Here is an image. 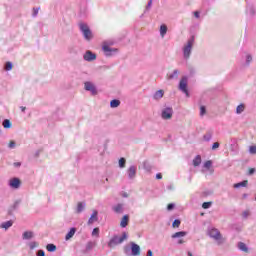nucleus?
<instances>
[{
    "label": "nucleus",
    "instance_id": "864d4df0",
    "mask_svg": "<svg viewBox=\"0 0 256 256\" xmlns=\"http://www.w3.org/2000/svg\"><path fill=\"white\" fill-rule=\"evenodd\" d=\"M20 109H21L22 112H25L26 108L24 106H21Z\"/></svg>",
    "mask_w": 256,
    "mask_h": 256
},
{
    "label": "nucleus",
    "instance_id": "c03bdc74",
    "mask_svg": "<svg viewBox=\"0 0 256 256\" xmlns=\"http://www.w3.org/2000/svg\"><path fill=\"white\" fill-rule=\"evenodd\" d=\"M212 149H213V150L219 149V142H215V143L212 145Z\"/></svg>",
    "mask_w": 256,
    "mask_h": 256
},
{
    "label": "nucleus",
    "instance_id": "e433bc0d",
    "mask_svg": "<svg viewBox=\"0 0 256 256\" xmlns=\"http://www.w3.org/2000/svg\"><path fill=\"white\" fill-rule=\"evenodd\" d=\"M93 237H99V228H94L92 231Z\"/></svg>",
    "mask_w": 256,
    "mask_h": 256
},
{
    "label": "nucleus",
    "instance_id": "7ed1b4c3",
    "mask_svg": "<svg viewBox=\"0 0 256 256\" xmlns=\"http://www.w3.org/2000/svg\"><path fill=\"white\" fill-rule=\"evenodd\" d=\"M195 43V38L192 37L190 40H188L187 45L183 48L184 58L189 59L191 57V50L193 49V44Z\"/></svg>",
    "mask_w": 256,
    "mask_h": 256
},
{
    "label": "nucleus",
    "instance_id": "dca6fc26",
    "mask_svg": "<svg viewBox=\"0 0 256 256\" xmlns=\"http://www.w3.org/2000/svg\"><path fill=\"white\" fill-rule=\"evenodd\" d=\"M9 227H13V220H9L1 224L2 229H9Z\"/></svg>",
    "mask_w": 256,
    "mask_h": 256
},
{
    "label": "nucleus",
    "instance_id": "4d7b16f0",
    "mask_svg": "<svg viewBox=\"0 0 256 256\" xmlns=\"http://www.w3.org/2000/svg\"><path fill=\"white\" fill-rule=\"evenodd\" d=\"M188 256H193V253H191V252H188Z\"/></svg>",
    "mask_w": 256,
    "mask_h": 256
},
{
    "label": "nucleus",
    "instance_id": "1a4fd4ad",
    "mask_svg": "<svg viewBox=\"0 0 256 256\" xmlns=\"http://www.w3.org/2000/svg\"><path fill=\"white\" fill-rule=\"evenodd\" d=\"M95 59H97V55L93 54V52L89 50L84 54L85 61H95Z\"/></svg>",
    "mask_w": 256,
    "mask_h": 256
},
{
    "label": "nucleus",
    "instance_id": "de8ad7c7",
    "mask_svg": "<svg viewBox=\"0 0 256 256\" xmlns=\"http://www.w3.org/2000/svg\"><path fill=\"white\" fill-rule=\"evenodd\" d=\"M248 173L249 175H253V173H255V168H250Z\"/></svg>",
    "mask_w": 256,
    "mask_h": 256
},
{
    "label": "nucleus",
    "instance_id": "79ce46f5",
    "mask_svg": "<svg viewBox=\"0 0 256 256\" xmlns=\"http://www.w3.org/2000/svg\"><path fill=\"white\" fill-rule=\"evenodd\" d=\"M8 147L10 149H13L15 147V141H10L9 144H8Z\"/></svg>",
    "mask_w": 256,
    "mask_h": 256
},
{
    "label": "nucleus",
    "instance_id": "8fccbe9b",
    "mask_svg": "<svg viewBox=\"0 0 256 256\" xmlns=\"http://www.w3.org/2000/svg\"><path fill=\"white\" fill-rule=\"evenodd\" d=\"M14 167H21V163L20 162H15Z\"/></svg>",
    "mask_w": 256,
    "mask_h": 256
},
{
    "label": "nucleus",
    "instance_id": "9d476101",
    "mask_svg": "<svg viewBox=\"0 0 256 256\" xmlns=\"http://www.w3.org/2000/svg\"><path fill=\"white\" fill-rule=\"evenodd\" d=\"M84 87H85L86 91H91V93H93V95L97 94V90L95 89V86L93 85V83L85 82Z\"/></svg>",
    "mask_w": 256,
    "mask_h": 256
},
{
    "label": "nucleus",
    "instance_id": "9b49d317",
    "mask_svg": "<svg viewBox=\"0 0 256 256\" xmlns=\"http://www.w3.org/2000/svg\"><path fill=\"white\" fill-rule=\"evenodd\" d=\"M98 212L97 211H93L91 217L89 218L88 220V225H93V223L97 222L98 221Z\"/></svg>",
    "mask_w": 256,
    "mask_h": 256
},
{
    "label": "nucleus",
    "instance_id": "bb28decb",
    "mask_svg": "<svg viewBox=\"0 0 256 256\" xmlns=\"http://www.w3.org/2000/svg\"><path fill=\"white\" fill-rule=\"evenodd\" d=\"M3 127H4V129H10V127H11V121H10L9 119H5V120L3 121Z\"/></svg>",
    "mask_w": 256,
    "mask_h": 256
},
{
    "label": "nucleus",
    "instance_id": "f257e3e1",
    "mask_svg": "<svg viewBox=\"0 0 256 256\" xmlns=\"http://www.w3.org/2000/svg\"><path fill=\"white\" fill-rule=\"evenodd\" d=\"M127 239V234L125 232H123L122 236H114L108 243V247H117V245H121V243H123V241H126Z\"/></svg>",
    "mask_w": 256,
    "mask_h": 256
},
{
    "label": "nucleus",
    "instance_id": "c9c22d12",
    "mask_svg": "<svg viewBox=\"0 0 256 256\" xmlns=\"http://www.w3.org/2000/svg\"><path fill=\"white\" fill-rule=\"evenodd\" d=\"M211 165H212V162L211 160H208L204 163V167L205 169H211Z\"/></svg>",
    "mask_w": 256,
    "mask_h": 256
},
{
    "label": "nucleus",
    "instance_id": "09e8293b",
    "mask_svg": "<svg viewBox=\"0 0 256 256\" xmlns=\"http://www.w3.org/2000/svg\"><path fill=\"white\" fill-rule=\"evenodd\" d=\"M194 16L196 17V19H199V12H198V11H195V12H194Z\"/></svg>",
    "mask_w": 256,
    "mask_h": 256
},
{
    "label": "nucleus",
    "instance_id": "393cba45",
    "mask_svg": "<svg viewBox=\"0 0 256 256\" xmlns=\"http://www.w3.org/2000/svg\"><path fill=\"white\" fill-rule=\"evenodd\" d=\"M23 239H33V232H31V231L24 232Z\"/></svg>",
    "mask_w": 256,
    "mask_h": 256
},
{
    "label": "nucleus",
    "instance_id": "412c9836",
    "mask_svg": "<svg viewBox=\"0 0 256 256\" xmlns=\"http://www.w3.org/2000/svg\"><path fill=\"white\" fill-rule=\"evenodd\" d=\"M47 251H49L50 253H53L55 251H57V246H55V244H48L46 246Z\"/></svg>",
    "mask_w": 256,
    "mask_h": 256
},
{
    "label": "nucleus",
    "instance_id": "4468645a",
    "mask_svg": "<svg viewBox=\"0 0 256 256\" xmlns=\"http://www.w3.org/2000/svg\"><path fill=\"white\" fill-rule=\"evenodd\" d=\"M76 231L77 230L75 228H71L70 231L65 236L66 241H69V239L73 238Z\"/></svg>",
    "mask_w": 256,
    "mask_h": 256
},
{
    "label": "nucleus",
    "instance_id": "cd10ccee",
    "mask_svg": "<svg viewBox=\"0 0 256 256\" xmlns=\"http://www.w3.org/2000/svg\"><path fill=\"white\" fill-rule=\"evenodd\" d=\"M177 75H179V71L174 70L173 74H168L167 78L168 79H175V77H177Z\"/></svg>",
    "mask_w": 256,
    "mask_h": 256
},
{
    "label": "nucleus",
    "instance_id": "f3484780",
    "mask_svg": "<svg viewBox=\"0 0 256 256\" xmlns=\"http://www.w3.org/2000/svg\"><path fill=\"white\" fill-rule=\"evenodd\" d=\"M185 235H187V232H185V231L176 232L172 235V239H177L179 237H185Z\"/></svg>",
    "mask_w": 256,
    "mask_h": 256
},
{
    "label": "nucleus",
    "instance_id": "ddd939ff",
    "mask_svg": "<svg viewBox=\"0 0 256 256\" xmlns=\"http://www.w3.org/2000/svg\"><path fill=\"white\" fill-rule=\"evenodd\" d=\"M127 225H129V216L124 215L121 222H120V226L122 228H125V227H127Z\"/></svg>",
    "mask_w": 256,
    "mask_h": 256
},
{
    "label": "nucleus",
    "instance_id": "39448f33",
    "mask_svg": "<svg viewBox=\"0 0 256 256\" xmlns=\"http://www.w3.org/2000/svg\"><path fill=\"white\" fill-rule=\"evenodd\" d=\"M209 236L212 239H215V241H221L223 239V237L221 236V232H219V230H217V228H212L209 231Z\"/></svg>",
    "mask_w": 256,
    "mask_h": 256
},
{
    "label": "nucleus",
    "instance_id": "a211bd4d",
    "mask_svg": "<svg viewBox=\"0 0 256 256\" xmlns=\"http://www.w3.org/2000/svg\"><path fill=\"white\" fill-rule=\"evenodd\" d=\"M193 165H194V167H199V165H201V156L200 155H197L193 159Z\"/></svg>",
    "mask_w": 256,
    "mask_h": 256
},
{
    "label": "nucleus",
    "instance_id": "3c124183",
    "mask_svg": "<svg viewBox=\"0 0 256 256\" xmlns=\"http://www.w3.org/2000/svg\"><path fill=\"white\" fill-rule=\"evenodd\" d=\"M146 256H153V251L148 250V252H147V255H146Z\"/></svg>",
    "mask_w": 256,
    "mask_h": 256
},
{
    "label": "nucleus",
    "instance_id": "58836bf2",
    "mask_svg": "<svg viewBox=\"0 0 256 256\" xmlns=\"http://www.w3.org/2000/svg\"><path fill=\"white\" fill-rule=\"evenodd\" d=\"M39 14V8H33V17H37Z\"/></svg>",
    "mask_w": 256,
    "mask_h": 256
},
{
    "label": "nucleus",
    "instance_id": "2eb2a0df",
    "mask_svg": "<svg viewBox=\"0 0 256 256\" xmlns=\"http://www.w3.org/2000/svg\"><path fill=\"white\" fill-rule=\"evenodd\" d=\"M249 181L244 180L242 182L234 184V189H239V187H247Z\"/></svg>",
    "mask_w": 256,
    "mask_h": 256
},
{
    "label": "nucleus",
    "instance_id": "6e6d98bb",
    "mask_svg": "<svg viewBox=\"0 0 256 256\" xmlns=\"http://www.w3.org/2000/svg\"><path fill=\"white\" fill-rule=\"evenodd\" d=\"M211 139V134L208 135V138H206V141H209Z\"/></svg>",
    "mask_w": 256,
    "mask_h": 256
},
{
    "label": "nucleus",
    "instance_id": "72a5a7b5",
    "mask_svg": "<svg viewBox=\"0 0 256 256\" xmlns=\"http://www.w3.org/2000/svg\"><path fill=\"white\" fill-rule=\"evenodd\" d=\"M181 225V220L176 219L174 220V222L172 223V227H179Z\"/></svg>",
    "mask_w": 256,
    "mask_h": 256
},
{
    "label": "nucleus",
    "instance_id": "13d9d810",
    "mask_svg": "<svg viewBox=\"0 0 256 256\" xmlns=\"http://www.w3.org/2000/svg\"><path fill=\"white\" fill-rule=\"evenodd\" d=\"M151 3H152V1H150V2L148 3V5L151 6Z\"/></svg>",
    "mask_w": 256,
    "mask_h": 256
},
{
    "label": "nucleus",
    "instance_id": "4c0bfd02",
    "mask_svg": "<svg viewBox=\"0 0 256 256\" xmlns=\"http://www.w3.org/2000/svg\"><path fill=\"white\" fill-rule=\"evenodd\" d=\"M209 207H211V202H204V203L202 204V208H203V209H209Z\"/></svg>",
    "mask_w": 256,
    "mask_h": 256
},
{
    "label": "nucleus",
    "instance_id": "473e14b6",
    "mask_svg": "<svg viewBox=\"0 0 256 256\" xmlns=\"http://www.w3.org/2000/svg\"><path fill=\"white\" fill-rule=\"evenodd\" d=\"M125 163H126L125 158H120V160H119V167H121V169H123V167H125Z\"/></svg>",
    "mask_w": 256,
    "mask_h": 256
},
{
    "label": "nucleus",
    "instance_id": "49530a36",
    "mask_svg": "<svg viewBox=\"0 0 256 256\" xmlns=\"http://www.w3.org/2000/svg\"><path fill=\"white\" fill-rule=\"evenodd\" d=\"M37 242H32L31 244H30V247H31V249H35V247H37Z\"/></svg>",
    "mask_w": 256,
    "mask_h": 256
},
{
    "label": "nucleus",
    "instance_id": "423d86ee",
    "mask_svg": "<svg viewBox=\"0 0 256 256\" xmlns=\"http://www.w3.org/2000/svg\"><path fill=\"white\" fill-rule=\"evenodd\" d=\"M130 245L133 256L141 255V247L138 244H136L135 242H131Z\"/></svg>",
    "mask_w": 256,
    "mask_h": 256
},
{
    "label": "nucleus",
    "instance_id": "5701e85b",
    "mask_svg": "<svg viewBox=\"0 0 256 256\" xmlns=\"http://www.w3.org/2000/svg\"><path fill=\"white\" fill-rule=\"evenodd\" d=\"M166 34H167V26L166 25H161L160 26V35H161V37H165Z\"/></svg>",
    "mask_w": 256,
    "mask_h": 256
},
{
    "label": "nucleus",
    "instance_id": "a18cd8bd",
    "mask_svg": "<svg viewBox=\"0 0 256 256\" xmlns=\"http://www.w3.org/2000/svg\"><path fill=\"white\" fill-rule=\"evenodd\" d=\"M37 256H45V251L39 250V251L37 252Z\"/></svg>",
    "mask_w": 256,
    "mask_h": 256
},
{
    "label": "nucleus",
    "instance_id": "f8f14e48",
    "mask_svg": "<svg viewBox=\"0 0 256 256\" xmlns=\"http://www.w3.org/2000/svg\"><path fill=\"white\" fill-rule=\"evenodd\" d=\"M136 173H137V168L135 166H131L128 169V175H129L130 179H133V177H135Z\"/></svg>",
    "mask_w": 256,
    "mask_h": 256
},
{
    "label": "nucleus",
    "instance_id": "f03ea898",
    "mask_svg": "<svg viewBox=\"0 0 256 256\" xmlns=\"http://www.w3.org/2000/svg\"><path fill=\"white\" fill-rule=\"evenodd\" d=\"M80 31L83 33L84 39L86 41H91L93 39V33L91 32V29H89V26L85 23L79 24Z\"/></svg>",
    "mask_w": 256,
    "mask_h": 256
},
{
    "label": "nucleus",
    "instance_id": "a878e982",
    "mask_svg": "<svg viewBox=\"0 0 256 256\" xmlns=\"http://www.w3.org/2000/svg\"><path fill=\"white\" fill-rule=\"evenodd\" d=\"M164 95L163 90H158L155 94H154V99H162Z\"/></svg>",
    "mask_w": 256,
    "mask_h": 256
},
{
    "label": "nucleus",
    "instance_id": "b1692460",
    "mask_svg": "<svg viewBox=\"0 0 256 256\" xmlns=\"http://www.w3.org/2000/svg\"><path fill=\"white\" fill-rule=\"evenodd\" d=\"M102 49H103L105 55H107V56L111 55V51H113V50L111 49V47H109V46H107V45H104V46L102 47Z\"/></svg>",
    "mask_w": 256,
    "mask_h": 256
},
{
    "label": "nucleus",
    "instance_id": "6e6552de",
    "mask_svg": "<svg viewBox=\"0 0 256 256\" xmlns=\"http://www.w3.org/2000/svg\"><path fill=\"white\" fill-rule=\"evenodd\" d=\"M9 185L12 189H19L21 187V180L19 178H13L9 181Z\"/></svg>",
    "mask_w": 256,
    "mask_h": 256
},
{
    "label": "nucleus",
    "instance_id": "c85d7f7f",
    "mask_svg": "<svg viewBox=\"0 0 256 256\" xmlns=\"http://www.w3.org/2000/svg\"><path fill=\"white\" fill-rule=\"evenodd\" d=\"M115 213H121L123 211V206L121 204H118L114 207Z\"/></svg>",
    "mask_w": 256,
    "mask_h": 256
},
{
    "label": "nucleus",
    "instance_id": "37998d69",
    "mask_svg": "<svg viewBox=\"0 0 256 256\" xmlns=\"http://www.w3.org/2000/svg\"><path fill=\"white\" fill-rule=\"evenodd\" d=\"M246 61L247 63H251L253 61V57L251 55H247Z\"/></svg>",
    "mask_w": 256,
    "mask_h": 256
},
{
    "label": "nucleus",
    "instance_id": "603ef678",
    "mask_svg": "<svg viewBox=\"0 0 256 256\" xmlns=\"http://www.w3.org/2000/svg\"><path fill=\"white\" fill-rule=\"evenodd\" d=\"M156 178H157V179H163V175L157 174V175H156Z\"/></svg>",
    "mask_w": 256,
    "mask_h": 256
},
{
    "label": "nucleus",
    "instance_id": "2f4dec72",
    "mask_svg": "<svg viewBox=\"0 0 256 256\" xmlns=\"http://www.w3.org/2000/svg\"><path fill=\"white\" fill-rule=\"evenodd\" d=\"M11 69H13V64L11 62H7L5 65V70L11 71Z\"/></svg>",
    "mask_w": 256,
    "mask_h": 256
},
{
    "label": "nucleus",
    "instance_id": "ea45409f",
    "mask_svg": "<svg viewBox=\"0 0 256 256\" xmlns=\"http://www.w3.org/2000/svg\"><path fill=\"white\" fill-rule=\"evenodd\" d=\"M173 209H175V204H168L167 210L168 211H173Z\"/></svg>",
    "mask_w": 256,
    "mask_h": 256
},
{
    "label": "nucleus",
    "instance_id": "5fc2aeb1",
    "mask_svg": "<svg viewBox=\"0 0 256 256\" xmlns=\"http://www.w3.org/2000/svg\"><path fill=\"white\" fill-rule=\"evenodd\" d=\"M178 243L181 245V244L185 243V241H183V239H181V240H179Z\"/></svg>",
    "mask_w": 256,
    "mask_h": 256
},
{
    "label": "nucleus",
    "instance_id": "0eeeda50",
    "mask_svg": "<svg viewBox=\"0 0 256 256\" xmlns=\"http://www.w3.org/2000/svg\"><path fill=\"white\" fill-rule=\"evenodd\" d=\"M173 117V108L168 107L162 111V119H171Z\"/></svg>",
    "mask_w": 256,
    "mask_h": 256
},
{
    "label": "nucleus",
    "instance_id": "aec40b11",
    "mask_svg": "<svg viewBox=\"0 0 256 256\" xmlns=\"http://www.w3.org/2000/svg\"><path fill=\"white\" fill-rule=\"evenodd\" d=\"M238 247L240 249V251H244V253H248L249 249L247 248V245L243 242H240L238 244Z\"/></svg>",
    "mask_w": 256,
    "mask_h": 256
},
{
    "label": "nucleus",
    "instance_id": "c756f323",
    "mask_svg": "<svg viewBox=\"0 0 256 256\" xmlns=\"http://www.w3.org/2000/svg\"><path fill=\"white\" fill-rule=\"evenodd\" d=\"M249 153L250 155H256V145L249 147Z\"/></svg>",
    "mask_w": 256,
    "mask_h": 256
},
{
    "label": "nucleus",
    "instance_id": "f704fd0d",
    "mask_svg": "<svg viewBox=\"0 0 256 256\" xmlns=\"http://www.w3.org/2000/svg\"><path fill=\"white\" fill-rule=\"evenodd\" d=\"M207 113V109L205 108V106H201L200 107V115L201 117H203V115H205Z\"/></svg>",
    "mask_w": 256,
    "mask_h": 256
},
{
    "label": "nucleus",
    "instance_id": "4be33fe9",
    "mask_svg": "<svg viewBox=\"0 0 256 256\" xmlns=\"http://www.w3.org/2000/svg\"><path fill=\"white\" fill-rule=\"evenodd\" d=\"M243 111H245V104L238 105L237 108H236V113L238 115H241V113H243Z\"/></svg>",
    "mask_w": 256,
    "mask_h": 256
},
{
    "label": "nucleus",
    "instance_id": "a19ab883",
    "mask_svg": "<svg viewBox=\"0 0 256 256\" xmlns=\"http://www.w3.org/2000/svg\"><path fill=\"white\" fill-rule=\"evenodd\" d=\"M250 215L249 210H246L242 213V216L244 217V219H247V217Z\"/></svg>",
    "mask_w": 256,
    "mask_h": 256
},
{
    "label": "nucleus",
    "instance_id": "6ab92c4d",
    "mask_svg": "<svg viewBox=\"0 0 256 256\" xmlns=\"http://www.w3.org/2000/svg\"><path fill=\"white\" fill-rule=\"evenodd\" d=\"M119 105H121V101H119L117 99H114L110 102V107H112V109L119 107Z\"/></svg>",
    "mask_w": 256,
    "mask_h": 256
},
{
    "label": "nucleus",
    "instance_id": "20e7f679",
    "mask_svg": "<svg viewBox=\"0 0 256 256\" xmlns=\"http://www.w3.org/2000/svg\"><path fill=\"white\" fill-rule=\"evenodd\" d=\"M187 83H188L187 77H183L180 80L179 89L180 91L185 93L186 97H189V90L187 89Z\"/></svg>",
    "mask_w": 256,
    "mask_h": 256
},
{
    "label": "nucleus",
    "instance_id": "7c9ffc66",
    "mask_svg": "<svg viewBox=\"0 0 256 256\" xmlns=\"http://www.w3.org/2000/svg\"><path fill=\"white\" fill-rule=\"evenodd\" d=\"M84 209L83 203L82 202H78L77 204V213H81Z\"/></svg>",
    "mask_w": 256,
    "mask_h": 256
}]
</instances>
